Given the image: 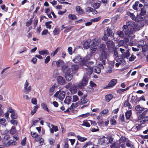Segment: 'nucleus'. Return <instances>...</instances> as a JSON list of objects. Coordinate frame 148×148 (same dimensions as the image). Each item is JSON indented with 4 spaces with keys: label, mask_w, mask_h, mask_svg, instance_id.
I'll return each instance as SVG.
<instances>
[{
    "label": "nucleus",
    "mask_w": 148,
    "mask_h": 148,
    "mask_svg": "<svg viewBox=\"0 0 148 148\" xmlns=\"http://www.w3.org/2000/svg\"><path fill=\"white\" fill-rule=\"evenodd\" d=\"M101 6L100 4L99 3H95L93 5V7L95 9L99 8Z\"/></svg>",
    "instance_id": "obj_43"
},
{
    "label": "nucleus",
    "mask_w": 148,
    "mask_h": 148,
    "mask_svg": "<svg viewBox=\"0 0 148 148\" xmlns=\"http://www.w3.org/2000/svg\"><path fill=\"white\" fill-rule=\"evenodd\" d=\"M114 30L113 26L111 25L107 27L106 30L105 31V34H106L108 37H113L114 36Z\"/></svg>",
    "instance_id": "obj_3"
},
{
    "label": "nucleus",
    "mask_w": 148,
    "mask_h": 148,
    "mask_svg": "<svg viewBox=\"0 0 148 148\" xmlns=\"http://www.w3.org/2000/svg\"><path fill=\"white\" fill-rule=\"evenodd\" d=\"M140 119H141L142 121H140V123L141 124H143L145 123V122L148 121V116H144L141 118Z\"/></svg>",
    "instance_id": "obj_31"
},
{
    "label": "nucleus",
    "mask_w": 148,
    "mask_h": 148,
    "mask_svg": "<svg viewBox=\"0 0 148 148\" xmlns=\"http://www.w3.org/2000/svg\"><path fill=\"white\" fill-rule=\"evenodd\" d=\"M10 122L13 125H17V121L14 119H12L10 121Z\"/></svg>",
    "instance_id": "obj_60"
},
{
    "label": "nucleus",
    "mask_w": 148,
    "mask_h": 148,
    "mask_svg": "<svg viewBox=\"0 0 148 148\" xmlns=\"http://www.w3.org/2000/svg\"><path fill=\"white\" fill-rule=\"evenodd\" d=\"M83 47L84 49H88L90 46V44L89 42L86 41H85L83 44Z\"/></svg>",
    "instance_id": "obj_32"
},
{
    "label": "nucleus",
    "mask_w": 148,
    "mask_h": 148,
    "mask_svg": "<svg viewBox=\"0 0 148 148\" xmlns=\"http://www.w3.org/2000/svg\"><path fill=\"white\" fill-rule=\"evenodd\" d=\"M60 47H57L56 49L54 51H53L51 54V55L52 56H54L57 53L59 50L60 49Z\"/></svg>",
    "instance_id": "obj_42"
},
{
    "label": "nucleus",
    "mask_w": 148,
    "mask_h": 148,
    "mask_svg": "<svg viewBox=\"0 0 148 148\" xmlns=\"http://www.w3.org/2000/svg\"><path fill=\"white\" fill-rule=\"evenodd\" d=\"M67 50L69 54L70 55H72L73 54L72 47H68Z\"/></svg>",
    "instance_id": "obj_62"
},
{
    "label": "nucleus",
    "mask_w": 148,
    "mask_h": 148,
    "mask_svg": "<svg viewBox=\"0 0 148 148\" xmlns=\"http://www.w3.org/2000/svg\"><path fill=\"white\" fill-rule=\"evenodd\" d=\"M117 34L120 37H123L124 36V34L123 32L121 31H118L117 32Z\"/></svg>",
    "instance_id": "obj_49"
},
{
    "label": "nucleus",
    "mask_w": 148,
    "mask_h": 148,
    "mask_svg": "<svg viewBox=\"0 0 148 148\" xmlns=\"http://www.w3.org/2000/svg\"><path fill=\"white\" fill-rule=\"evenodd\" d=\"M135 24V22L132 21H128L126 23V25L130 27H133Z\"/></svg>",
    "instance_id": "obj_40"
},
{
    "label": "nucleus",
    "mask_w": 148,
    "mask_h": 148,
    "mask_svg": "<svg viewBox=\"0 0 148 148\" xmlns=\"http://www.w3.org/2000/svg\"><path fill=\"white\" fill-rule=\"evenodd\" d=\"M60 32L59 28L58 27H56L53 31V34L54 35H58Z\"/></svg>",
    "instance_id": "obj_41"
},
{
    "label": "nucleus",
    "mask_w": 148,
    "mask_h": 148,
    "mask_svg": "<svg viewBox=\"0 0 148 148\" xmlns=\"http://www.w3.org/2000/svg\"><path fill=\"white\" fill-rule=\"evenodd\" d=\"M125 35L128 37H130L134 33V30L132 28L128 29L125 31Z\"/></svg>",
    "instance_id": "obj_13"
},
{
    "label": "nucleus",
    "mask_w": 148,
    "mask_h": 148,
    "mask_svg": "<svg viewBox=\"0 0 148 148\" xmlns=\"http://www.w3.org/2000/svg\"><path fill=\"white\" fill-rule=\"evenodd\" d=\"M29 83L27 80H26L24 85V87L23 90L25 94L29 93L31 90V86H28Z\"/></svg>",
    "instance_id": "obj_8"
},
{
    "label": "nucleus",
    "mask_w": 148,
    "mask_h": 148,
    "mask_svg": "<svg viewBox=\"0 0 148 148\" xmlns=\"http://www.w3.org/2000/svg\"><path fill=\"white\" fill-rule=\"evenodd\" d=\"M106 44L109 52H113L114 48V43L113 42L112 40H108L106 42Z\"/></svg>",
    "instance_id": "obj_6"
},
{
    "label": "nucleus",
    "mask_w": 148,
    "mask_h": 148,
    "mask_svg": "<svg viewBox=\"0 0 148 148\" xmlns=\"http://www.w3.org/2000/svg\"><path fill=\"white\" fill-rule=\"evenodd\" d=\"M145 43V44L143 45L142 47V51L143 52H145L148 49V46L146 44V42L145 41H143V43Z\"/></svg>",
    "instance_id": "obj_29"
},
{
    "label": "nucleus",
    "mask_w": 148,
    "mask_h": 148,
    "mask_svg": "<svg viewBox=\"0 0 148 148\" xmlns=\"http://www.w3.org/2000/svg\"><path fill=\"white\" fill-rule=\"evenodd\" d=\"M78 66L76 64L72 65L70 68L71 69V71L73 72L74 71H76L78 69Z\"/></svg>",
    "instance_id": "obj_23"
},
{
    "label": "nucleus",
    "mask_w": 148,
    "mask_h": 148,
    "mask_svg": "<svg viewBox=\"0 0 148 148\" xmlns=\"http://www.w3.org/2000/svg\"><path fill=\"white\" fill-rule=\"evenodd\" d=\"M88 82V78L84 77L82 82L78 84V86L79 88H80L82 86H85L87 84Z\"/></svg>",
    "instance_id": "obj_10"
},
{
    "label": "nucleus",
    "mask_w": 148,
    "mask_h": 148,
    "mask_svg": "<svg viewBox=\"0 0 148 148\" xmlns=\"http://www.w3.org/2000/svg\"><path fill=\"white\" fill-rule=\"evenodd\" d=\"M82 125L88 127H89L90 126V123L87 122L86 120H85L83 121V123L82 124Z\"/></svg>",
    "instance_id": "obj_39"
},
{
    "label": "nucleus",
    "mask_w": 148,
    "mask_h": 148,
    "mask_svg": "<svg viewBox=\"0 0 148 148\" xmlns=\"http://www.w3.org/2000/svg\"><path fill=\"white\" fill-rule=\"evenodd\" d=\"M97 44H95L93 42L89 46V48L90 49V52L93 53L96 51L97 48Z\"/></svg>",
    "instance_id": "obj_11"
},
{
    "label": "nucleus",
    "mask_w": 148,
    "mask_h": 148,
    "mask_svg": "<svg viewBox=\"0 0 148 148\" xmlns=\"http://www.w3.org/2000/svg\"><path fill=\"white\" fill-rule=\"evenodd\" d=\"M117 80L116 79H112L108 84L107 87H112L114 86L116 84Z\"/></svg>",
    "instance_id": "obj_14"
},
{
    "label": "nucleus",
    "mask_w": 148,
    "mask_h": 148,
    "mask_svg": "<svg viewBox=\"0 0 148 148\" xmlns=\"http://www.w3.org/2000/svg\"><path fill=\"white\" fill-rule=\"evenodd\" d=\"M41 106L42 109L45 111H47L48 112H49V110L48 108L47 105L44 103H42L41 104Z\"/></svg>",
    "instance_id": "obj_24"
},
{
    "label": "nucleus",
    "mask_w": 148,
    "mask_h": 148,
    "mask_svg": "<svg viewBox=\"0 0 148 148\" xmlns=\"http://www.w3.org/2000/svg\"><path fill=\"white\" fill-rule=\"evenodd\" d=\"M108 112V109H106L102 111L99 113V114H106Z\"/></svg>",
    "instance_id": "obj_53"
},
{
    "label": "nucleus",
    "mask_w": 148,
    "mask_h": 148,
    "mask_svg": "<svg viewBox=\"0 0 148 148\" xmlns=\"http://www.w3.org/2000/svg\"><path fill=\"white\" fill-rule=\"evenodd\" d=\"M99 140H100L102 143H105L108 144L109 143H112L113 140V138L110 136H108L107 137L103 136L102 137L100 138Z\"/></svg>",
    "instance_id": "obj_5"
},
{
    "label": "nucleus",
    "mask_w": 148,
    "mask_h": 148,
    "mask_svg": "<svg viewBox=\"0 0 148 148\" xmlns=\"http://www.w3.org/2000/svg\"><path fill=\"white\" fill-rule=\"evenodd\" d=\"M130 50L127 49L126 51H125L124 53L122 54L121 55V57L123 59L125 58H128L130 56V53L129 52Z\"/></svg>",
    "instance_id": "obj_15"
},
{
    "label": "nucleus",
    "mask_w": 148,
    "mask_h": 148,
    "mask_svg": "<svg viewBox=\"0 0 148 148\" xmlns=\"http://www.w3.org/2000/svg\"><path fill=\"white\" fill-rule=\"evenodd\" d=\"M90 114L87 112L86 114H82L81 115H79L78 117H83V118H85L86 117L88 116Z\"/></svg>",
    "instance_id": "obj_58"
},
{
    "label": "nucleus",
    "mask_w": 148,
    "mask_h": 148,
    "mask_svg": "<svg viewBox=\"0 0 148 148\" xmlns=\"http://www.w3.org/2000/svg\"><path fill=\"white\" fill-rule=\"evenodd\" d=\"M71 97L69 96H66L64 101V103L68 105L69 104L71 103Z\"/></svg>",
    "instance_id": "obj_20"
},
{
    "label": "nucleus",
    "mask_w": 148,
    "mask_h": 148,
    "mask_svg": "<svg viewBox=\"0 0 148 148\" xmlns=\"http://www.w3.org/2000/svg\"><path fill=\"white\" fill-rule=\"evenodd\" d=\"M79 99L77 96L76 95H75L73 96V102H75L77 101Z\"/></svg>",
    "instance_id": "obj_63"
},
{
    "label": "nucleus",
    "mask_w": 148,
    "mask_h": 148,
    "mask_svg": "<svg viewBox=\"0 0 148 148\" xmlns=\"http://www.w3.org/2000/svg\"><path fill=\"white\" fill-rule=\"evenodd\" d=\"M75 10L79 14H84V10L81 8L79 6L77 5L76 7Z\"/></svg>",
    "instance_id": "obj_16"
},
{
    "label": "nucleus",
    "mask_w": 148,
    "mask_h": 148,
    "mask_svg": "<svg viewBox=\"0 0 148 148\" xmlns=\"http://www.w3.org/2000/svg\"><path fill=\"white\" fill-rule=\"evenodd\" d=\"M38 53L39 54L41 55H43L45 54H47L48 55L49 54V53L48 52L47 50L46 49H45L43 50L39 51H38Z\"/></svg>",
    "instance_id": "obj_33"
},
{
    "label": "nucleus",
    "mask_w": 148,
    "mask_h": 148,
    "mask_svg": "<svg viewBox=\"0 0 148 148\" xmlns=\"http://www.w3.org/2000/svg\"><path fill=\"white\" fill-rule=\"evenodd\" d=\"M26 138L25 137L21 140V144L22 146H24L25 145L26 141Z\"/></svg>",
    "instance_id": "obj_56"
},
{
    "label": "nucleus",
    "mask_w": 148,
    "mask_h": 148,
    "mask_svg": "<svg viewBox=\"0 0 148 148\" xmlns=\"http://www.w3.org/2000/svg\"><path fill=\"white\" fill-rule=\"evenodd\" d=\"M90 55L89 54L87 55L84 58H82L81 56H77L75 57V58L73 60L75 63H80L84 66L86 70L87 71V73L91 75L92 73V68L89 65V63L91 64H93V62H88L90 60Z\"/></svg>",
    "instance_id": "obj_1"
},
{
    "label": "nucleus",
    "mask_w": 148,
    "mask_h": 148,
    "mask_svg": "<svg viewBox=\"0 0 148 148\" xmlns=\"http://www.w3.org/2000/svg\"><path fill=\"white\" fill-rule=\"evenodd\" d=\"M108 55V52L106 51H102L101 52V54L100 56V60L101 62V64H105V61L106 60L107 56Z\"/></svg>",
    "instance_id": "obj_4"
},
{
    "label": "nucleus",
    "mask_w": 148,
    "mask_h": 148,
    "mask_svg": "<svg viewBox=\"0 0 148 148\" xmlns=\"http://www.w3.org/2000/svg\"><path fill=\"white\" fill-rule=\"evenodd\" d=\"M17 144V142L14 140H9L7 144L5 145L6 146H8L10 145H15Z\"/></svg>",
    "instance_id": "obj_17"
},
{
    "label": "nucleus",
    "mask_w": 148,
    "mask_h": 148,
    "mask_svg": "<svg viewBox=\"0 0 148 148\" xmlns=\"http://www.w3.org/2000/svg\"><path fill=\"white\" fill-rule=\"evenodd\" d=\"M101 19L100 17H99L96 18H94L91 20L90 21H92V22H96L99 21Z\"/></svg>",
    "instance_id": "obj_57"
},
{
    "label": "nucleus",
    "mask_w": 148,
    "mask_h": 148,
    "mask_svg": "<svg viewBox=\"0 0 148 148\" xmlns=\"http://www.w3.org/2000/svg\"><path fill=\"white\" fill-rule=\"evenodd\" d=\"M110 148H119L118 144L116 143H114L110 146Z\"/></svg>",
    "instance_id": "obj_45"
},
{
    "label": "nucleus",
    "mask_w": 148,
    "mask_h": 148,
    "mask_svg": "<svg viewBox=\"0 0 148 148\" xmlns=\"http://www.w3.org/2000/svg\"><path fill=\"white\" fill-rule=\"evenodd\" d=\"M100 42V40L98 38H95L93 40V42L94 43H95V44H97V46L99 44Z\"/></svg>",
    "instance_id": "obj_47"
},
{
    "label": "nucleus",
    "mask_w": 148,
    "mask_h": 148,
    "mask_svg": "<svg viewBox=\"0 0 148 148\" xmlns=\"http://www.w3.org/2000/svg\"><path fill=\"white\" fill-rule=\"evenodd\" d=\"M128 142L126 143L125 144L126 146L132 148L133 147L134 145L132 144V142L130 140Z\"/></svg>",
    "instance_id": "obj_46"
},
{
    "label": "nucleus",
    "mask_w": 148,
    "mask_h": 148,
    "mask_svg": "<svg viewBox=\"0 0 148 148\" xmlns=\"http://www.w3.org/2000/svg\"><path fill=\"white\" fill-rule=\"evenodd\" d=\"M17 114L15 112L11 114V117L12 119H16L17 118Z\"/></svg>",
    "instance_id": "obj_38"
},
{
    "label": "nucleus",
    "mask_w": 148,
    "mask_h": 148,
    "mask_svg": "<svg viewBox=\"0 0 148 148\" xmlns=\"http://www.w3.org/2000/svg\"><path fill=\"white\" fill-rule=\"evenodd\" d=\"M146 11L145 8L144 7L140 9V14L141 16H144L145 14H146Z\"/></svg>",
    "instance_id": "obj_37"
},
{
    "label": "nucleus",
    "mask_w": 148,
    "mask_h": 148,
    "mask_svg": "<svg viewBox=\"0 0 148 148\" xmlns=\"http://www.w3.org/2000/svg\"><path fill=\"white\" fill-rule=\"evenodd\" d=\"M57 80L58 84L63 85L65 84L66 81L64 78L62 76H59L57 77Z\"/></svg>",
    "instance_id": "obj_9"
},
{
    "label": "nucleus",
    "mask_w": 148,
    "mask_h": 148,
    "mask_svg": "<svg viewBox=\"0 0 148 148\" xmlns=\"http://www.w3.org/2000/svg\"><path fill=\"white\" fill-rule=\"evenodd\" d=\"M73 27V26H70L68 27H66V28H65V29L64 30V32H69L71 30V29Z\"/></svg>",
    "instance_id": "obj_61"
},
{
    "label": "nucleus",
    "mask_w": 148,
    "mask_h": 148,
    "mask_svg": "<svg viewBox=\"0 0 148 148\" xmlns=\"http://www.w3.org/2000/svg\"><path fill=\"white\" fill-rule=\"evenodd\" d=\"M100 51L101 52L102 51H106V46L104 44H100L99 47Z\"/></svg>",
    "instance_id": "obj_26"
},
{
    "label": "nucleus",
    "mask_w": 148,
    "mask_h": 148,
    "mask_svg": "<svg viewBox=\"0 0 148 148\" xmlns=\"http://www.w3.org/2000/svg\"><path fill=\"white\" fill-rule=\"evenodd\" d=\"M110 122L111 125H115L116 123V121L113 119H112L110 120Z\"/></svg>",
    "instance_id": "obj_64"
},
{
    "label": "nucleus",
    "mask_w": 148,
    "mask_h": 148,
    "mask_svg": "<svg viewBox=\"0 0 148 148\" xmlns=\"http://www.w3.org/2000/svg\"><path fill=\"white\" fill-rule=\"evenodd\" d=\"M113 96L111 94H108L106 95L105 97V100L108 102H109L112 99Z\"/></svg>",
    "instance_id": "obj_30"
},
{
    "label": "nucleus",
    "mask_w": 148,
    "mask_h": 148,
    "mask_svg": "<svg viewBox=\"0 0 148 148\" xmlns=\"http://www.w3.org/2000/svg\"><path fill=\"white\" fill-rule=\"evenodd\" d=\"M115 60H116V61L117 62H119V63H116L115 64V66H116L117 67H118L119 66V65L120 64H121V62H122V60H121V59H119V58H118V60H117V59H115Z\"/></svg>",
    "instance_id": "obj_51"
},
{
    "label": "nucleus",
    "mask_w": 148,
    "mask_h": 148,
    "mask_svg": "<svg viewBox=\"0 0 148 148\" xmlns=\"http://www.w3.org/2000/svg\"><path fill=\"white\" fill-rule=\"evenodd\" d=\"M77 86L75 85H72L70 88V91L72 93L75 94L77 92Z\"/></svg>",
    "instance_id": "obj_18"
},
{
    "label": "nucleus",
    "mask_w": 148,
    "mask_h": 148,
    "mask_svg": "<svg viewBox=\"0 0 148 148\" xmlns=\"http://www.w3.org/2000/svg\"><path fill=\"white\" fill-rule=\"evenodd\" d=\"M32 19L33 18H30L29 20L27 21L26 24V26H29L31 24L32 22Z\"/></svg>",
    "instance_id": "obj_55"
},
{
    "label": "nucleus",
    "mask_w": 148,
    "mask_h": 148,
    "mask_svg": "<svg viewBox=\"0 0 148 148\" xmlns=\"http://www.w3.org/2000/svg\"><path fill=\"white\" fill-rule=\"evenodd\" d=\"M127 14L130 16L132 20L135 21L136 20V17L133 13H132L129 11H128L127 12Z\"/></svg>",
    "instance_id": "obj_22"
},
{
    "label": "nucleus",
    "mask_w": 148,
    "mask_h": 148,
    "mask_svg": "<svg viewBox=\"0 0 148 148\" xmlns=\"http://www.w3.org/2000/svg\"><path fill=\"white\" fill-rule=\"evenodd\" d=\"M57 85L56 84H54L50 88L49 92H53L54 91L55 88H57Z\"/></svg>",
    "instance_id": "obj_54"
},
{
    "label": "nucleus",
    "mask_w": 148,
    "mask_h": 148,
    "mask_svg": "<svg viewBox=\"0 0 148 148\" xmlns=\"http://www.w3.org/2000/svg\"><path fill=\"white\" fill-rule=\"evenodd\" d=\"M132 114V112L131 110H130L126 112L125 114L126 119H129L130 117Z\"/></svg>",
    "instance_id": "obj_25"
},
{
    "label": "nucleus",
    "mask_w": 148,
    "mask_h": 148,
    "mask_svg": "<svg viewBox=\"0 0 148 148\" xmlns=\"http://www.w3.org/2000/svg\"><path fill=\"white\" fill-rule=\"evenodd\" d=\"M62 71L65 73V77L66 81H70L72 79L73 75V72L71 71V69L69 67L64 66L62 67Z\"/></svg>",
    "instance_id": "obj_2"
},
{
    "label": "nucleus",
    "mask_w": 148,
    "mask_h": 148,
    "mask_svg": "<svg viewBox=\"0 0 148 148\" xmlns=\"http://www.w3.org/2000/svg\"><path fill=\"white\" fill-rule=\"evenodd\" d=\"M140 15H138L136 17V21H142L143 19V18Z\"/></svg>",
    "instance_id": "obj_59"
},
{
    "label": "nucleus",
    "mask_w": 148,
    "mask_h": 148,
    "mask_svg": "<svg viewBox=\"0 0 148 148\" xmlns=\"http://www.w3.org/2000/svg\"><path fill=\"white\" fill-rule=\"evenodd\" d=\"M124 106L125 107H127L129 109H131L132 108L130 104L129 103V101L128 99L124 103Z\"/></svg>",
    "instance_id": "obj_35"
},
{
    "label": "nucleus",
    "mask_w": 148,
    "mask_h": 148,
    "mask_svg": "<svg viewBox=\"0 0 148 148\" xmlns=\"http://www.w3.org/2000/svg\"><path fill=\"white\" fill-rule=\"evenodd\" d=\"M68 18L69 19L73 20L77 19V17L74 14H69L68 15Z\"/></svg>",
    "instance_id": "obj_34"
},
{
    "label": "nucleus",
    "mask_w": 148,
    "mask_h": 148,
    "mask_svg": "<svg viewBox=\"0 0 148 148\" xmlns=\"http://www.w3.org/2000/svg\"><path fill=\"white\" fill-rule=\"evenodd\" d=\"M64 66H66L67 68L69 67L68 65L64 64V62L63 60H58L57 61V66L58 67L61 66V70L62 71V67Z\"/></svg>",
    "instance_id": "obj_12"
},
{
    "label": "nucleus",
    "mask_w": 148,
    "mask_h": 148,
    "mask_svg": "<svg viewBox=\"0 0 148 148\" xmlns=\"http://www.w3.org/2000/svg\"><path fill=\"white\" fill-rule=\"evenodd\" d=\"M119 148H125V143L119 141V143H118Z\"/></svg>",
    "instance_id": "obj_44"
},
{
    "label": "nucleus",
    "mask_w": 148,
    "mask_h": 148,
    "mask_svg": "<svg viewBox=\"0 0 148 148\" xmlns=\"http://www.w3.org/2000/svg\"><path fill=\"white\" fill-rule=\"evenodd\" d=\"M65 96V92L64 91L60 92H57L54 95V97H58V99L61 101H62Z\"/></svg>",
    "instance_id": "obj_7"
},
{
    "label": "nucleus",
    "mask_w": 148,
    "mask_h": 148,
    "mask_svg": "<svg viewBox=\"0 0 148 148\" xmlns=\"http://www.w3.org/2000/svg\"><path fill=\"white\" fill-rule=\"evenodd\" d=\"M77 138L79 141L82 142H84L87 139V138L81 137L79 135L77 136Z\"/></svg>",
    "instance_id": "obj_27"
},
{
    "label": "nucleus",
    "mask_w": 148,
    "mask_h": 148,
    "mask_svg": "<svg viewBox=\"0 0 148 148\" xmlns=\"http://www.w3.org/2000/svg\"><path fill=\"white\" fill-rule=\"evenodd\" d=\"M135 109L137 111H143L144 110V108L140 107L139 105L136 106Z\"/></svg>",
    "instance_id": "obj_52"
},
{
    "label": "nucleus",
    "mask_w": 148,
    "mask_h": 148,
    "mask_svg": "<svg viewBox=\"0 0 148 148\" xmlns=\"http://www.w3.org/2000/svg\"><path fill=\"white\" fill-rule=\"evenodd\" d=\"M119 141L125 143V142L129 141V140L125 136H121L119 140Z\"/></svg>",
    "instance_id": "obj_28"
},
{
    "label": "nucleus",
    "mask_w": 148,
    "mask_h": 148,
    "mask_svg": "<svg viewBox=\"0 0 148 148\" xmlns=\"http://www.w3.org/2000/svg\"><path fill=\"white\" fill-rule=\"evenodd\" d=\"M80 101L82 104H84L87 103L88 100L86 98H82L80 99Z\"/></svg>",
    "instance_id": "obj_50"
},
{
    "label": "nucleus",
    "mask_w": 148,
    "mask_h": 148,
    "mask_svg": "<svg viewBox=\"0 0 148 148\" xmlns=\"http://www.w3.org/2000/svg\"><path fill=\"white\" fill-rule=\"evenodd\" d=\"M89 63V65L90 66H91L92 68V71L93 70V71L94 72L97 73H99L101 71V69L100 68L98 67H95L94 69L92 68V67L90 66L91 65H92L91 64Z\"/></svg>",
    "instance_id": "obj_19"
},
{
    "label": "nucleus",
    "mask_w": 148,
    "mask_h": 148,
    "mask_svg": "<svg viewBox=\"0 0 148 148\" xmlns=\"http://www.w3.org/2000/svg\"><path fill=\"white\" fill-rule=\"evenodd\" d=\"M139 2L138 1H136L134 4L132 6L133 9L136 10H138V7L139 4Z\"/></svg>",
    "instance_id": "obj_36"
},
{
    "label": "nucleus",
    "mask_w": 148,
    "mask_h": 148,
    "mask_svg": "<svg viewBox=\"0 0 148 148\" xmlns=\"http://www.w3.org/2000/svg\"><path fill=\"white\" fill-rule=\"evenodd\" d=\"M52 128L50 129V132L53 134L54 133V131L56 132L58 130V127L54 125H51Z\"/></svg>",
    "instance_id": "obj_21"
},
{
    "label": "nucleus",
    "mask_w": 148,
    "mask_h": 148,
    "mask_svg": "<svg viewBox=\"0 0 148 148\" xmlns=\"http://www.w3.org/2000/svg\"><path fill=\"white\" fill-rule=\"evenodd\" d=\"M10 133L12 134H14L16 133L15 127L14 126H12L10 130Z\"/></svg>",
    "instance_id": "obj_48"
}]
</instances>
